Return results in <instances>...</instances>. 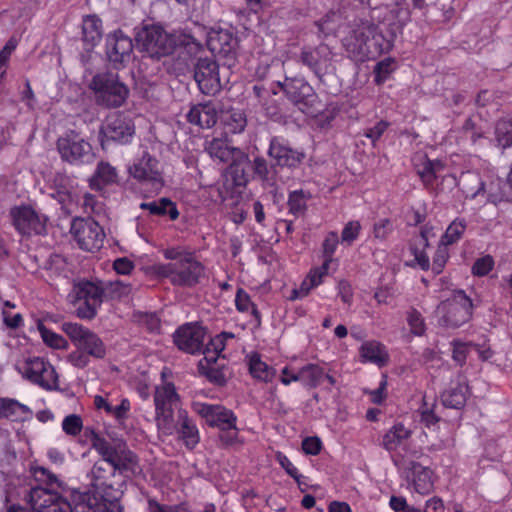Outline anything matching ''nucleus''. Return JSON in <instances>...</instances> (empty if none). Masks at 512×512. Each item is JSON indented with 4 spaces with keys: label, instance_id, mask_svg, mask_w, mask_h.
<instances>
[{
    "label": "nucleus",
    "instance_id": "f257e3e1",
    "mask_svg": "<svg viewBox=\"0 0 512 512\" xmlns=\"http://www.w3.org/2000/svg\"><path fill=\"white\" fill-rule=\"evenodd\" d=\"M381 15L384 17L378 24L359 19L342 40L348 57L353 61L375 59L392 50L397 34L403 29L404 21L398 19L394 10L373 9V18H379Z\"/></svg>",
    "mask_w": 512,
    "mask_h": 512
},
{
    "label": "nucleus",
    "instance_id": "f03ea898",
    "mask_svg": "<svg viewBox=\"0 0 512 512\" xmlns=\"http://www.w3.org/2000/svg\"><path fill=\"white\" fill-rule=\"evenodd\" d=\"M162 254L171 262L156 263L151 266V272L159 279H167L173 287L192 289L206 277V267L195 252L174 246L164 249Z\"/></svg>",
    "mask_w": 512,
    "mask_h": 512
},
{
    "label": "nucleus",
    "instance_id": "7ed1b4c3",
    "mask_svg": "<svg viewBox=\"0 0 512 512\" xmlns=\"http://www.w3.org/2000/svg\"><path fill=\"white\" fill-rule=\"evenodd\" d=\"M61 329L76 348L67 355V362L73 367L85 369L89 366L91 358L102 360L106 357V344L91 329L73 322H64Z\"/></svg>",
    "mask_w": 512,
    "mask_h": 512
},
{
    "label": "nucleus",
    "instance_id": "20e7f679",
    "mask_svg": "<svg viewBox=\"0 0 512 512\" xmlns=\"http://www.w3.org/2000/svg\"><path fill=\"white\" fill-rule=\"evenodd\" d=\"M90 433L92 448L115 472L124 477H131L137 473L139 469L138 457L128 448L126 443H112L93 429Z\"/></svg>",
    "mask_w": 512,
    "mask_h": 512
},
{
    "label": "nucleus",
    "instance_id": "39448f33",
    "mask_svg": "<svg viewBox=\"0 0 512 512\" xmlns=\"http://www.w3.org/2000/svg\"><path fill=\"white\" fill-rule=\"evenodd\" d=\"M89 88L93 91L95 101L105 108H118L127 101L130 90L118 74L101 72L93 76Z\"/></svg>",
    "mask_w": 512,
    "mask_h": 512
},
{
    "label": "nucleus",
    "instance_id": "423d86ee",
    "mask_svg": "<svg viewBox=\"0 0 512 512\" xmlns=\"http://www.w3.org/2000/svg\"><path fill=\"white\" fill-rule=\"evenodd\" d=\"M192 409L208 426L218 428L223 432L221 440L226 444H233L238 434L237 416L235 413L222 406L195 401L192 403Z\"/></svg>",
    "mask_w": 512,
    "mask_h": 512
},
{
    "label": "nucleus",
    "instance_id": "0eeeda50",
    "mask_svg": "<svg viewBox=\"0 0 512 512\" xmlns=\"http://www.w3.org/2000/svg\"><path fill=\"white\" fill-rule=\"evenodd\" d=\"M162 383L155 386L153 401L155 406V424L158 430L171 429L175 410L178 411L181 397L173 382L165 380V373H161Z\"/></svg>",
    "mask_w": 512,
    "mask_h": 512
},
{
    "label": "nucleus",
    "instance_id": "6e6552de",
    "mask_svg": "<svg viewBox=\"0 0 512 512\" xmlns=\"http://www.w3.org/2000/svg\"><path fill=\"white\" fill-rule=\"evenodd\" d=\"M76 314L81 319L91 320L105 300V289L101 282L81 280L73 286Z\"/></svg>",
    "mask_w": 512,
    "mask_h": 512
},
{
    "label": "nucleus",
    "instance_id": "1a4fd4ad",
    "mask_svg": "<svg viewBox=\"0 0 512 512\" xmlns=\"http://www.w3.org/2000/svg\"><path fill=\"white\" fill-rule=\"evenodd\" d=\"M473 303L463 290L456 291L437 307L438 322L446 328H459L472 317Z\"/></svg>",
    "mask_w": 512,
    "mask_h": 512
},
{
    "label": "nucleus",
    "instance_id": "9d476101",
    "mask_svg": "<svg viewBox=\"0 0 512 512\" xmlns=\"http://www.w3.org/2000/svg\"><path fill=\"white\" fill-rule=\"evenodd\" d=\"M23 377L45 391L60 389L59 375L55 367L43 357H29L23 365Z\"/></svg>",
    "mask_w": 512,
    "mask_h": 512
},
{
    "label": "nucleus",
    "instance_id": "9b49d317",
    "mask_svg": "<svg viewBox=\"0 0 512 512\" xmlns=\"http://www.w3.org/2000/svg\"><path fill=\"white\" fill-rule=\"evenodd\" d=\"M136 40L142 50L156 58L172 54L176 47L174 36L156 25L144 27L137 33Z\"/></svg>",
    "mask_w": 512,
    "mask_h": 512
},
{
    "label": "nucleus",
    "instance_id": "f8f14e48",
    "mask_svg": "<svg viewBox=\"0 0 512 512\" xmlns=\"http://www.w3.org/2000/svg\"><path fill=\"white\" fill-rule=\"evenodd\" d=\"M56 145L62 160L65 162L82 165L93 160L94 154L90 143L73 130L59 137Z\"/></svg>",
    "mask_w": 512,
    "mask_h": 512
},
{
    "label": "nucleus",
    "instance_id": "ddd939ff",
    "mask_svg": "<svg viewBox=\"0 0 512 512\" xmlns=\"http://www.w3.org/2000/svg\"><path fill=\"white\" fill-rule=\"evenodd\" d=\"M9 215L15 230L22 236L42 235L46 232L48 218L30 205L13 206Z\"/></svg>",
    "mask_w": 512,
    "mask_h": 512
},
{
    "label": "nucleus",
    "instance_id": "4468645a",
    "mask_svg": "<svg viewBox=\"0 0 512 512\" xmlns=\"http://www.w3.org/2000/svg\"><path fill=\"white\" fill-rule=\"evenodd\" d=\"M71 233L82 250L97 252L103 247L105 232L93 218H75L71 224Z\"/></svg>",
    "mask_w": 512,
    "mask_h": 512
},
{
    "label": "nucleus",
    "instance_id": "2eb2a0df",
    "mask_svg": "<svg viewBox=\"0 0 512 512\" xmlns=\"http://www.w3.org/2000/svg\"><path fill=\"white\" fill-rule=\"evenodd\" d=\"M115 472L102 459L96 461L91 469V486L94 488V500H120L122 490L116 487Z\"/></svg>",
    "mask_w": 512,
    "mask_h": 512
},
{
    "label": "nucleus",
    "instance_id": "dca6fc26",
    "mask_svg": "<svg viewBox=\"0 0 512 512\" xmlns=\"http://www.w3.org/2000/svg\"><path fill=\"white\" fill-rule=\"evenodd\" d=\"M159 166V161L155 157L144 152L142 157L133 162L128 171L130 176L142 186L148 187L152 192H159L164 186Z\"/></svg>",
    "mask_w": 512,
    "mask_h": 512
},
{
    "label": "nucleus",
    "instance_id": "f3484780",
    "mask_svg": "<svg viewBox=\"0 0 512 512\" xmlns=\"http://www.w3.org/2000/svg\"><path fill=\"white\" fill-rule=\"evenodd\" d=\"M134 45L131 37L121 29L107 34L105 39V53L113 68L119 70L130 62Z\"/></svg>",
    "mask_w": 512,
    "mask_h": 512
},
{
    "label": "nucleus",
    "instance_id": "a211bd4d",
    "mask_svg": "<svg viewBox=\"0 0 512 512\" xmlns=\"http://www.w3.org/2000/svg\"><path fill=\"white\" fill-rule=\"evenodd\" d=\"M171 426L169 432L166 430L159 431L167 436L175 434L176 439L188 450H193L199 444V429L187 410L178 409L176 419L173 418Z\"/></svg>",
    "mask_w": 512,
    "mask_h": 512
},
{
    "label": "nucleus",
    "instance_id": "6ab92c4d",
    "mask_svg": "<svg viewBox=\"0 0 512 512\" xmlns=\"http://www.w3.org/2000/svg\"><path fill=\"white\" fill-rule=\"evenodd\" d=\"M102 133L108 140L119 144H128L135 135V125L132 118L124 112H115L107 116Z\"/></svg>",
    "mask_w": 512,
    "mask_h": 512
},
{
    "label": "nucleus",
    "instance_id": "aec40b11",
    "mask_svg": "<svg viewBox=\"0 0 512 512\" xmlns=\"http://www.w3.org/2000/svg\"><path fill=\"white\" fill-rule=\"evenodd\" d=\"M61 494L33 487L28 495V503L34 512H74L70 502Z\"/></svg>",
    "mask_w": 512,
    "mask_h": 512
},
{
    "label": "nucleus",
    "instance_id": "412c9836",
    "mask_svg": "<svg viewBox=\"0 0 512 512\" xmlns=\"http://www.w3.org/2000/svg\"><path fill=\"white\" fill-rule=\"evenodd\" d=\"M300 61L321 79L332 67L333 53L330 47L324 43L316 47L304 46L300 52Z\"/></svg>",
    "mask_w": 512,
    "mask_h": 512
},
{
    "label": "nucleus",
    "instance_id": "4be33fe9",
    "mask_svg": "<svg viewBox=\"0 0 512 512\" xmlns=\"http://www.w3.org/2000/svg\"><path fill=\"white\" fill-rule=\"evenodd\" d=\"M194 79L203 94L215 95L221 89L218 63L210 58H199L194 65Z\"/></svg>",
    "mask_w": 512,
    "mask_h": 512
},
{
    "label": "nucleus",
    "instance_id": "5701e85b",
    "mask_svg": "<svg viewBox=\"0 0 512 512\" xmlns=\"http://www.w3.org/2000/svg\"><path fill=\"white\" fill-rule=\"evenodd\" d=\"M268 155L281 167L295 168L305 158L302 151L290 147L288 141L280 136H274L270 140Z\"/></svg>",
    "mask_w": 512,
    "mask_h": 512
},
{
    "label": "nucleus",
    "instance_id": "b1692460",
    "mask_svg": "<svg viewBox=\"0 0 512 512\" xmlns=\"http://www.w3.org/2000/svg\"><path fill=\"white\" fill-rule=\"evenodd\" d=\"M289 101L295 105H312L316 97L313 87L304 78H288L277 83Z\"/></svg>",
    "mask_w": 512,
    "mask_h": 512
},
{
    "label": "nucleus",
    "instance_id": "393cba45",
    "mask_svg": "<svg viewBox=\"0 0 512 512\" xmlns=\"http://www.w3.org/2000/svg\"><path fill=\"white\" fill-rule=\"evenodd\" d=\"M408 488L420 495H428L434 490V472L419 462L411 461L406 469Z\"/></svg>",
    "mask_w": 512,
    "mask_h": 512
},
{
    "label": "nucleus",
    "instance_id": "a878e982",
    "mask_svg": "<svg viewBox=\"0 0 512 512\" xmlns=\"http://www.w3.org/2000/svg\"><path fill=\"white\" fill-rule=\"evenodd\" d=\"M173 341L180 350L195 354L203 348L204 331L192 324H185L175 331Z\"/></svg>",
    "mask_w": 512,
    "mask_h": 512
},
{
    "label": "nucleus",
    "instance_id": "bb28decb",
    "mask_svg": "<svg viewBox=\"0 0 512 512\" xmlns=\"http://www.w3.org/2000/svg\"><path fill=\"white\" fill-rule=\"evenodd\" d=\"M33 411L27 405L14 398L0 397V420L25 422L32 418Z\"/></svg>",
    "mask_w": 512,
    "mask_h": 512
},
{
    "label": "nucleus",
    "instance_id": "cd10ccee",
    "mask_svg": "<svg viewBox=\"0 0 512 512\" xmlns=\"http://www.w3.org/2000/svg\"><path fill=\"white\" fill-rule=\"evenodd\" d=\"M359 357L361 363H372L379 367L389 362L386 346L377 340L364 341L359 347Z\"/></svg>",
    "mask_w": 512,
    "mask_h": 512
},
{
    "label": "nucleus",
    "instance_id": "c85d7f7f",
    "mask_svg": "<svg viewBox=\"0 0 512 512\" xmlns=\"http://www.w3.org/2000/svg\"><path fill=\"white\" fill-rule=\"evenodd\" d=\"M218 119V113L212 102L200 103L191 107L187 114L189 123L201 128L213 127Z\"/></svg>",
    "mask_w": 512,
    "mask_h": 512
},
{
    "label": "nucleus",
    "instance_id": "c756f323",
    "mask_svg": "<svg viewBox=\"0 0 512 512\" xmlns=\"http://www.w3.org/2000/svg\"><path fill=\"white\" fill-rule=\"evenodd\" d=\"M139 208L148 211L151 216L168 218L170 221H176L180 215L177 204L168 197H161L151 202H141Z\"/></svg>",
    "mask_w": 512,
    "mask_h": 512
},
{
    "label": "nucleus",
    "instance_id": "7c9ffc66",
    "mask_svg": "<svg viewBox=\"0 0 512 512\" xmlns=\"http://www.w3.org/2000/svg\"><path fill=\"white\" fill-rule=\"evenodd\" d=\"M31 475L39 483L38 487L49 491V493H63L66 491L65 483L45 467H32Z\"/></svg>",
    "mask_w": 512,
    "mask_h": 512
},
{
    "label": "nucleus",
    "instance_id": "2f4dec72",
    "mask_svg": "<svg viewBox=\"0 0 512 512\" xmlns=\"http://www.w3.org/2000/svg\"><path fill=\"white\" fill-rule=\"evenodd\" d=\"M412 436V430L402 423L394 424L383 436L382 446L388 452H395L398 448L404 447Z\"/></svg>",
    "mask_w": 512,
    "mask_h": 512
},
{
    "label": "nucleus",
    "instance_id": "473e14b6",
    "mask_svg": "<svg viewBox=\"0 0 512 512\" xmlns=\"http://www.w3.org/2000/svg\"><path fill=\"white\" fill-rule=\"evenodd\" d=\"M118 182V173L115 167L108 162L101 161L98 163L96 171L90 180L92 189L103 190L106 186Z\"/></svg>",
    "mask_w": 512,
    "mask_h": 512
},
{
    "label": "nucleus",
    "instance_id": "72a5a7b5",
    "mask_svg": "<svg viewBox=\"0 0 512 512\" xmlns=\"http://www.w3.org/2000/svg\"><path fill=\"white\" fill-rule=\"evenodd\" d=\"M102 38V20L97 15H86L82 20V40L91 47Z\"/></svg>",
    "mask_w": 512,
    "mask_h": 512
},
{
    "label": "nucleus",
    "instance_id": "f704fd0d",
    "mask_svg": "<svg viewBox=\"0 0 512 512\" xmlns=\"http://www.w3.org/2000/svg\"><path fill=\"white\" fill-rule=\"evenodd\" d=\"M235 307L240 313H250L255 325L258 327L262 322L261 312L258 310L257 305L252 301L248 292L239 287L235 295Z\"/></svg>",
    "mask_w": 512,
    "mask_h": 512
},
{
    "label": "nucleus",
    "instance_id": "c9c22d12",
    "mask_svg": "<svg viewBox=\"0 0 512 512\" xmlns=\"http://www.w3.org/2000/svg\"><path fill=\"white\" fill-rule=\"evenodd\" d=\"M248 368L250 375L254 379L266 383L272 381L275 374V370L262 361L261 355L257 352L250 354L248 358Z\"/></svg>",
    "mask_w": 512,
    "mask_h": 512
},
{
    "label": "nucleus",
    "instance_id": "e433bc0d",
    "mask_svg": "<svg viewBox=\"0 0 512 512\" xmlns=\"http://www.w3.org/2000/svg\"><path fill=\"white\" fill-rule=\"evenodd\" d=\"M299 378L305 388L315 389L324 381L325 371L318 364L309 363L299 369Z\"/></svg>",
    "mask_w": 512,
    "mask_h": 512
},
{
    "label": "nucleus",
    "instance_id": "4c0bfd02",
    "mask_svg": "<svg viewBox=\"0 0 512 512\" xmlns=\"http://www.w3.org/2000/svg\"><path fill=\"white\" fill-rule=\"evenodd\" d=\"M253 171L262 185L266 188H272L277 183V172L273 166L268 165L263 157H256L253 161Z\"/></svg>",
    "mask_w": 512,
    "mask_h": 512
},
{
    "label": "nucleus",
    "instance_id": "58836bf2",
    "mask_svg": "<svg viewBox=\"0 0 512 512\" xmlns=\"http://www.w3.org/2000/svg\"><path fill=\"white\" fill-rule=\"evenodd\" d=\"M495 140L502 149L512 147V114H508L497 121Z\"/></svg>",
    "mask_w": 512,
    "mask_h": 512
},
{
    "label": "nucleus",
    "instance_id": "ea45409f",
    "mask_svg": "<svg viewBox=\"0 0 512 512\" xmlns=\"http://www.w3.org/2000/svg\"><path fill=\"white\" fill-rule=\"evenodd\" d=\"M429 246L430 244H424L412 238L409 241V251L411 255L414 256V259L411 263H409V266L418 267L423 271H428L430 269L431 263L426 249Z\"/></svg>",
    "mask_w": 512,
    "mask_h": 512
},
{
    "label": "nucleus",
    "instance_id": "a19ab883",
    "mask_svg": "<svg viewBox=\"0 0 512 512\" xmlns=\"http://www.w3.org/2000/svg\"><path fill=\"white\" fill-rule=\"evenodd\" d=\"M80 206L85 214L92 218V216L101 218L106 216V205L99 197L91 193H85L82 196Z\"/></svg>",
    "mask_w": 512,
    "mask_h": 512
},
{
    "label": "nucleus",
    "instance_id": "79ce46f5",
    "mask_svg": "<svg viewBox=\"0 0 512 512\" xmlns=\"http://www.w3.org/2000/svg\"><path fill=\"white\" fill-rule=\"evenodd\" d=\"M444 168L440 160H431L424 157L423 161L417 165V174L425 185H433L437 178V171Z\"/></svg>",
    "mask_w": 512,
    "mask_h": 512
},
{
    "label": "nucleus",
    "instance_id": "37998d69",
    "mask_svg": "<svg viewBox=\"0 0 512 512\" xmlns=\"http://www.w3.org/2000/svg\"><path fill=\"white\" fill-rule=\"evenodd\" d=\"M467 228V222L464 218L454 219L446 228V231L440 238V242L447 246L457 243L464 235Z\"/></svg>",
    "mask_w": 512,
    "mask_h": 512
},
{
    "label": "nucleus",
    "instance_id": "c03bdc74",
    "mask_svg": "<svg viewBox=\"0 0 512 512\" xmlns=\"http://www.w3.org/2000/svg\"><path fill=\"white\" fill-rule=\"evenodd\" d=\"M462 182L466 198L474 199L485 192V182L478 174L467 173L462 176Z\"/></svg>",
    "mask_w": 512,
    "mask_h": 512
},
{
    "label": "nucleus",
    "instance_id": "a18cd8bd",
    "mask_svg": "<svg viewBox=\"0 0 512 512\" xmlns=\"http://www.w3.org/2000/svg\"><path fill=\"white\" fill-rule=\"evenodd\" d=\"M308 198L309 194L305 193L302 189L291 191L287 201L289 213L295 217L303 215L307 209Z\"/></svg>",
    "mask_w": 512,
    "mask_h": 512
},
{
    "label": "nucleus",
    "instance_id": "49530a36",
    "mask_svg": "<svg viewBox=\"0 0 512 512\" xmlns=\"http://www.w3.org/2000/svg\"><path fill=\"white\" fill-rule=\"evenodd\" d=\"M340 241L341 240L339 239V235L336 231H329L325 235L321 244V253L323 261L331 264L333 262H338V260L334 258V255L336 253Z\"/></svg>",
    "mask_w": 512,
    "mask_h": 512
},
{
    "label": "nucleus",
    "instance_id": "de8ad7c7",
    "mask_svg": "<svg viewBox=\"0 0 512 512\" xmlns=\"http://www.w3.org/2000/svg\"><path fill=\"white\" fill-rule=\"evenodd\" d=\"M466 392L467 388L460 385L446 391L442 395L444 406L454 409L462 408L466 403Z\"/></svg>",
    "mask_w": 512,
    "mask_h": 512
},
{
    "label": "nucleus",
    "instance_id": "09e8293b",
    "mask_svg": "<svg viewBox=\"0 0 512 512\" xmlns=\"http://www.w3.org/2000/svg\"><path fill=\"white\" fill-rule=\"evenodd\" d=\"M38 330L41 334L43 342L54 349H67L68 341L60 334L48 329L44 324H38Z\"/></svg>",
    "mask_w": 512,
    "mask_h": 512
},
{
    "label": "nucleus",
    "instance_id": "8fccbe9b",
    "mask_svg": "<svg viewBox=\"0 0 512 512\" xmlns=\"http://www.w3.org/2000/svg\"><path fill=\"white\" fill-rule=\"evenodd\" d=\"M436 406V400L432 399L431 402L428 401L426 396L423 397V403L419 408V413L421 416V422L427 427L431 429L436 426L439 422L440 418L434 412V408Z\"/></svg>",
    "mask_w": 512,
    "mask_h": 512
},
{
    "label": "nucleus",
    "instance_id": "3c124183",
    "mask_svg": "<svg viewBox=\"0 0 512 512\" xmlns=\"http://www.w3.org/2000/svg\"><path fill=\"white\" fill-rule=\"evenodd\" d=\"M87 500V505L81 507L82 512H122L123 510L119 500H100L95 505L90 502V497Z\"/></svg>",
    "mask_w": 512,
    "mask_h": 512
},
{
    "label": "nucleus",
    "instance_id": "603ef678",
    "mask_svg": "<svg viewBox=\"0 0 512 512\" xmlns=\"http://www.w3.org/2000/svg\"><path fill=\"white\" fill-rule=\"evenodd\" d=\"M199 373L205 376L209 382L217 386H224L227 378L224 372V364H216L198 369Z\"/></svg>",
    "mask_w": 512,
    "mask_h": 512
},
{
    "label": "nucleus",
    "instance_id": "864d4df0",
    "mask_svg": "<svg viewBox=\"0 0 512 512\" xmlns=\"http://www.w3.org/2000/svg\"><path fill=\"white\" fill-rule=\"evenodd\" d=\"M147 505L148 512H191L186 502L168 505L158 502L155 498H148Z\"/></svg>",
    "mask_w": 512,
    "mask_h": 512
},
{
    "label": "nucleus",
    "instance_id": "5fc2aeb1",
    "mask_svg": "<svg viewBox=\"0 0 512 512\" xmlns=\"http://www.w3.org/2000/svg\"><path fill=\"white\" fill-rule=\"evenodd\" d=\"M394 63V59L388 57L375 65L373 74L376 85H382L387 81L391 73L394 71Z\"/></svg>",
    "mask_w": 512,
    "mask_h": 512
},
{
    "label": "nucleus",
    "instance_id": "6e6d98bb",
    "mask_svg": "<svg viewBox=\"0 0 512 512\" xmlns=\"http://www.w3.org/2000/svg\"><path fill=\"white\" fill-rule=\"evenodd\" d=\"M450 257L449 246L441 243L439 241L438 246L436 248L435 254L433 256V262L430 266L432 272L435 275H439L443 272L444 267Z\"/></svg>",
    "mask_w": 512,
    "mask_h": 512
},
{
    "label": "nucleus",
    "instance_id": "4d7b16f0",
    "mask_svg": "<svg viewBox=\"0 0 512 512\" xmlns=\"http://www.w3.org/2000/svg\"><path fill=\"white\" fill-rule=\"evenodd\" d=\"M361 230L362 226L358 220L348 221L341 231V243L351 246L359 238Z\"/></svg>",
    "mask_w": 512,
    "mask_h": 512
},
{
    "label": "nucleus",
    "instance_id": "13d9d810",
    "mask_svg": "<svg viewBox=\"0 0 512 512\" xmlns=\"http://www.w3.org/2000/svg\"><path fill=\"white\" fill-rule=\"evenodd\" d=\"M494 266V258L490 254H486L474 261L471 273L475 277H485L494 269Z\"/></svg>",
    "mask_w": 512,
    "mask_h": 512
},
{
    "label": "nucleus",
    "instance_id": "bf43d9fd",
    "mask_svg": "<svg viewBox=\"0 0 512 512\" xmlns=\"http://www.w3.org/2000/svg\"><path fill=\"white\" fill-rule=\"evenodd\" d=\"M406 320L412 334L416 336L424 335L426 331L425 320L422 314L417 309L411 308L407 312Z\"/></svg>",
    "mask_w": 512,
    "mask_h": 512
},
{
    "label": "nucleus",
    "instance_id": "052dcab7",
    "mask_svg": "<svg viewBox=\"0 0 512 512\" xmlns=\"http://www.w3.org/2000/svg\"><path fill=\"white\" fill-rule=\"evenodd\" d=\"M331 263L323 261L320 266L312 267L305 279L309 282L310 287L317 288L324 282V278L329 274Z\"/></svg>",
    "mask_w": 512,
    "mask_h": 512
},
{
    "label": "nucleus",
    "instance_id": "680f3d73",
    "mask_svg": "<svg viewBox=\"0 0 512 512\" xmlns=\"http://www.w3.org/2000/svg\"><path fill=\"white\" fill-rule=\"evenodd\" d=\"M207 153L215 159L226 161L230 156V151L222 139L214 138L206 146Z\"/></svg>",
    "mask_w": 512,
    "mask_h": 512
},
{
    "label": "nucleus",
    "instance_id": "e2e57ef3",
    "mask_svg": "<svg viewBox=\"0 0 512 512\" xmlns=\"http://www.w3.org/2000/svg\"><path fill=\"white\" fill-rule=\"evenodd\" d=\"M452 346V359L459 365L463 366L466 363L467 356L470 352V348L473 347L471 342H463L458 339H454L451 342Z\"/></svg>",
    "mask_w": 512,
    "mask_h": 512
},
{
    "label": "nucleus",
    "instance_id": "0e129e2a",
    "mask_svg": "<svg viewBox=\"0 0 512 512\" xmlns=\"http://www.w3.org/2000/svg\"><path fill=\"white\" fill-rule=\"evenodd\" d=\"M62 430L69 436H78L83 429V420L77 414H70L64 417L62 421Z\"/></svg>",
    "mask_w": 512,
    "mask_h": 512
},
{
    "label": "nucleus",
    "instance_id": "69168bd1",
    "mask_svg": "<svg viewBox=\"0 0 512 512\" xmlns=\"http://www.w3.org/2000/svg\"><path fill=\"white\" fill-rule=\"evenodd\" d=\"M276 461L279 465L285 470V472L295 480V482L301 486L303 484L302 478L303 475L299 472V470L294 466V464L290 461V459L282 452L278 451L275 455Z\"/></svg>",
    "mask_w": 512,
    "mask_h": 512
},
{
    "label": "nucleus",
    "instance_id": "338daca9",
    "mask_svg": "<svg viewBox=\"0 0 512 512\" xmlns=\"http://www.w3.org/2000/svg\"><path fill=\"white\" fill-rule=\"evenodd\" d=\"M16 457L9 434L0 429V465L8 463Z\"/></svg>",
    "mask_w": 512,
    "mask_h": 512
},
{
    "label": "nucleus",
    "instance_id": "774afa93",
    "mask_svg": "<svg viewBox=\"0 0 512 512\" xmlns=\"http://www.w3.org/2000/svg\"><path fill=\"white\" fill-rule=\"evenodd\" d=\"M105 289V299H118L128 291V286L122 281H109L103 285Z\"/></svg>",
    "mask_w": 512,
    "mask_h": 512
}]
</instances>
